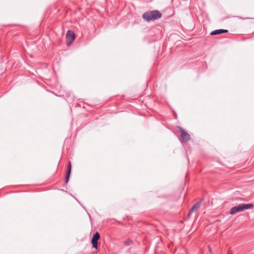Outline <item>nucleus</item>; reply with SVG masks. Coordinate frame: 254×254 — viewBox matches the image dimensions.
<instances>
[{
  "instance_id": "nucleus-9",
  "label": "nucleus",
  "mask_w": 254,
  "mask_h": 254,
  "mask_svg": "<svg viewBox=\"0 0 254 254\" xmlns=\"http://www.w3.org/2000/svg\"><path fill=\"white\" fill-rule=\"evenodd\" d=\"M131 243H132V241L126 242L125 243V244H126V245L128 246V245H129Z\"/></svg>"
},
{
  "instance_id": "nucleus-8",
  "label": "nucleus",
  "mask_w": 254,
  "mask_h": 254,
  "mask_svg": "<svg viewBox=\"0 0 254 254\" xmlns=\"http://www.w3.org/2000/svg\"><path fill=\"white\" fill-rule=\"evenodd\" d=\"M228 32L227 30H224V29H219V30H216L213 31H212L211 33V35H215L217 34H220L223 33H226Z\"/></svg>"
},
{
  "instance_id": "nucleus-10",
  "label": "nucleus",
  "mask_w": 254,
  "mask_h": 254,
  "mask_svg": "<svg viewBox=\"0 0 254 254\" xmlns=\"http://www.w3.org/2000/svg\"><path fill=\"white\" fill-rule=\"evenodd\" d=\"M208 248H209V251L210 252H211V248H210V247H209Z\"/></svg>"
},
{
  "instance_id": "nucleus-4",
  "label": "nucleus",
  "mask_w": 254,
  "mask_h": 254,
  "mask_svg": "<svg viewBox=\"0 0 254 254\" xmlns=\"http://www.w3.org/2000/svg\"><path fill=\"white\" fill-rule=\"evenodd\" d=\"M75 38V34L73 32L70 30H68L66 34V38L67 40V45H70L72 42Z\"/></svg>"
},
{
  "instance_id": "nucleus-1",
  "label": "nucleus",
  "mask_w": 254,
  "mask_h": 254,
  "mask_svg": "<svg viewBox=\"0 0 254 254\" xmlns=\"http://www.w3.org/2000/svg\"><path fill=\"white\" fill-rule=\"evenodd\" d=\"M162 16L161 13L157 10L149 11L145 12L142 18L146 21L156 20Z\"/></svg>"
},
{
  "instance_id": "nucleus-3",
  "label": "nucleus",
  "mask_w": 254,
  "mask_h": 254,
  "mask_svg": "<svg viewBox=\"0 0 254 254\" xmlns=\"http://www.w3.org/2000/svg\"><path fill=\"white\" fill-rule=\"evenodd\" d=\"M178 128L180 131V140L182 142H188L190 139V134L186 131L183 128L179 127Z\"/></svg>"
},
{
  "instance_id": "nucleus-2",
  "label": "nucleus",
  "mask_w": 254,
  "mask_h": 254,
  "mask_svg": "<svg viewBox=\"0 0 254 254\" xmlns=\"http://www.w3.org/2000/svg\"><path fill=\"white\" fill-rule=\"evenodd\" d=\"M253 205L252 204H240L239 205L232 207L230 211V214H234L236 213L242 212L245 210H247L253 207Z\"/></svg>"
},
{
  "instance_id": "nucleus-6",
  "label": "nucleus",
  "mask_w": 254,
  "mask_h": 254,
  "mask_svg": "<svg viewBox=\"0 0 254 254\" xmlns=\"http://www.w3.org/2000/svg\"><path fill=\"white\" fill-rule=\"evenodd\" d=\"M200 202H198L196 203L192 207V208L190 209V211L189 212V213H188V217H190V215H191V213L192 212L196 211L200 207Z\"/></svg>"
},
{
  "instance_id": "nucleus-7",
  "label": "nucleus",
  "mask_w": 254,
  "mask_h": 254,
  "mask_svg": "<svg viewBox=\"0 0 254 254\" xmlns=\"http://www.w3.org/2000/svg\"><path fill=\"white\" fill-rule=\"evenodd\" d=\"M71 162H69L68 168H67V173H66V178H65V182L66 183H67L68 181L69 177L70 172H71Z\"/></svg>"
},
{
  "instance_id": "nucleus-5",
  "label": "nucleus",
  "mask_w": 254,
  "mask_h": 254,
  "mask_svg": "<svg viewBox=\"0 0 254 254\" xmlns=\"http://www.w3.org/2000/svg\"><path fill=\"white\" fill-rule=\"evenodd\" d=\"M100 238V234L96 232L94 235L91 240V244L94 248L97 249L98 241Z\"/></svg>"
}]
</instances>
